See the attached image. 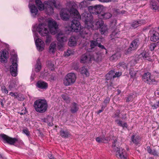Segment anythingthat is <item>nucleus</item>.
Masks as SVG:
<instances>
[{
	"mask_svg": "<svg viewBox=\"0 0 159 159\" xmlns=\"http://www.w3.org/2000/svg\"><path fill=\"white\" fill-rule=\"evenodd\" d=\"M142 78L144 82L149 84L155 81L153 76H152L151 74L148 72L144 74Z\"/></svg>",
	"mask_w": 159,
	"mask_h": 159,
	"instance_id": "ddd939ff",
	"label": "nucleus"
},
{
	"mask_svg": "<svg viewBox=\"0 0 159 159\" xmlns=\"http://www.w3.org/2000/svg\"><path fill=\"white\" fill-rule=\"evenodd\" d=\"M77 41L76 38L74 36H72L69 39L68 45L70 47L75 46L76 44Z\"/></svg>",
	"mask_w": 159,
	"mask_h": 159,
	"instance_id": "393cba45",
	"label": "nucleus"
},
{
	"mask_svg": "<svg viewBox=\"0 0 159 159\" xmlns=\"http://www.w3.org/2000/svg\"><path fill=\"white\" fill-rule=\"evenodd\" d=\"M16 82L15 81L11 82L9 86V87L10 89L15 88L16 86Z\"/></svg>",
	"mask_w": 159,
	"mask_h": 159,
	"instance_id": "a18cd8bd",
	"label": "nucleus"
},
{
	"mask_svg": "<svg viewBox=\"0 0 159 159\" xmlns=\"http://www.w3.org/2000/svg\"><path fill=\"white\" fill-rule=\"evenodd\" d=\"M36 85L37 87L42 89H46L47 88L48 86L46 83L41 81H38Z\"/></svg>",
	"mask_w": 159,
	"mask_h": 159,
	"instance_id": "4be33fe9",
	"label": "nucleus"
},
{
	"mask_svg": "<svg viewBox=\"0 0 159 159\" xmlns=\"http://www.w3.org/2000/svg\"><path fill=\"white\" fill-rule=\"evenodd\" d=\"M104 108V107H102V109L99 110L98 111V114H99L101 112H102L103 111Z\"/></svg>",
	"mask_w": 159,
	"mask_h": 159,
	"instance_id": "69168bd1",
	"label": "nucleus"
},
{
	"mask_svg": "<svg viewBox=\"0 0 159 159\" xmlns=\"http://www.w3.org/2000/svg\"><path fill=\"white\" fill-rule=\"evenodd\" d=\"M34 107L36 111L40 113H43L47 110L48 104L45 100L39 99L34 102Z\"/></svg>",
	"mask_w": 159,
	"mask_h": 159,
	"instance_id": "20e7f679",
	"label": "nucleus"
},
{
	"mask_svg": "<svg viewBox=\"0 0 159 159\" xmlns=\"http://www.w3.org/2000/svg\"><path fill=\"white\" fill-rule=\"evenodd\" d=\"M41 68V64L40 61L39 59H38L37 64L35 66V71L36 72H38L40 71Z\"/></svg>",
	"mask_w": 159,
	"mask_h": 159,
	"instance_id": "4c0bfd02",
	"label": "nucleus"
},
{
	"mask_svg": "<svg viewBox=\"0 0 159 159\" xmlns=\"http://www.w3.org/2000/svg\"><path fill=\"white\" fill-rule=\"evenodd\" d=\"M157 45L156 43H151L150 45V49L151 51H153L154 50L155 48L156 47Z\"/></svg>",
	"mask_w": 159,
	"mask_h": 159,
	"instance_id": "09e8293b",
	"label": "nucleus"
},
{
	"mask_svg": "<svg viewBox=\"0 0 159 159\" xmlns=\"http://www.w3.org/2000/svg\"><path fill=\"white\" fill-rule=\"evenodd\" d=\"M118 68L119 69H121V68H123L125 69L127 67V65L124 62H121L120 63L117 65Z\"/></svg>",
	"mask_w": 159,
	"mask_h": 159,
	"instance_id": "79ce46f5",
	"label": "nucleus"
},
{
	"mask_svg": "<svg viewBox=\"0 0 159 159\" xmlns=\"http://www.w3.org/2000/svg\"><path fill=\"white\" fill-rule=\"evenodd\" d=\"M120 55L119 53H117L113 55L110 57V59L112 61H116L120 58Z\"/></svg>",
	"mask_w": 159,
	"mask_h": 159,
	"instance_id": "c9c22d12",
	"label": "nucleus"
},
{
	"mask_svg": "<svg viewBox=\"0 0 159 159\" xmlns=\"http://www.w3.org/2000/svg\"><path fill=\"white\" fill-rule=\"evenodd\" d=\"M159 107V101L156 102V103L152 105V108L153 109H156Z\"/></svg>",
	"mask_w": 159,
	"mask_h": 159,
	"instance_id": "3c124183",
	"label": "nucleus"
},
{
	"mask_svg": "<svg viewBox=\"0 0 159 159\" xmlns=\"http://www.w3.org/2000/svg\"><path fill=\"white\" fill-rule=\"evenodd\" d=\"M26 112V109L24 107L23 110L19 112L20 115H24L25 114Z\"/></svg>",
	"mask_w": 159,
	"mask_h": 159,
	"instance_id": "6e6d98bb",
	"label": "nucleus"
},
{
	"mask_svg": "<svg viewBox=\"0 0 159 159\" xmlns=\"http://www.w3.org/2000/svg\"><path fill=\"white\" fill-rule=\"evenodd\" d=\"M48 66L51 70H53L54 69V63L51 61L48 62Z\"/></svg>",
	"mask_w": 159,
	"mask_h": 159,
	"instance_id": "37998d69",
	"label": "nucleus"
},
{
	"mask_svg": "<svg viewBox=\"0 0 159 159\" xmlns=\"http://www.w3.org/2000/svg\"><path fill=\"white\" fill-rule=\"evenodd\" d=\"M61 97L67 103H69L70 101V98L67 96L66 94H63L61 95Z\"/></svg>",
	"mask_w": 159,
	"mask_h": 159,
	"instance_id": "58836bf2",
	"label": "nucleus"
},
{
	"mask_svg": "<svg viewBox=\"0 0 159 159\" xmlns=\"http://www.w3.org/2000/svg\"><path fill=\"white\" fill-rule=\"evenodd\" d=\"M146 23L145 20L142 19L138 21H135L132 24L131 26L134 28H136Z\"/></svg>",
	"mask_w": 159,
	"mask_h": 159,
	"instance_id": "aec40b11",
	"label": "nucleus"
},
{
	"mask_svg": "<svg viewBox=\"0 0 159 159\" xmlns=\"http://www.w3.org/2000/svg\"><path fill=\"white\" fill-rule=\"evenodd\" d=\"M48 23L49 31L47 27L46 23H44L34 25L32 31H37L42 36H46V43H49L51 39V36L49 35L50 32L52 34H55L57 31L58 26L56 22L52 19H49Z\"/></svg>",
	"mask_w": 159,
	"mask_h": 159,
	"instance_id": "f257e3e1",
	"label": "nucleus"
},
{
	"mask_svg": "<svg viewBox=\"0 0 159 159\" xmlns=\"http://www.w3.org/2000/svg\"><path fill=\"white\" fill-rule=\"evenodd\" d=\"M87 6V3L86 1H83L81 2L79 5V7L80 8L83 7H86Z\"/></svg>",
	"mask_w": 159,
	"mask_h": 159,
	"instance_id": "c03bdc74",
	"label": "nucleus"
},
{
	"mask_svg": "<svg viewBox=\"0 0 159 159\" xmlns=\"http://www.w3.org/2000/svg\"><path fill=\"white\" fill-rule=\"evenodd\" d=\"M35 44L37 50L39 51H42L44 49V43L40 39H37L35 41Z\"/></svg>",
	"mask_w": 159,
	"mask_h": 159,
	"instance_id": "f3484780",
	"label": "nucleus"
},
{
	"mask_svg": "<svg viewBox=\"0 0 159 159\" xmlns=\"http://www.w3.org/2000/svg\"><path fill=\"white\" fill-rule=\"evenodd\" d=\"M73 54L72 51L70 50H67V52H65V56H69Z\"/></svg>",
	"mask_w": 159,
	"mask_h": 159,
	"instance_id": "603ef678",
	"label": "nucleus"
},
{
	"mask_svg": "<svg viewBox=\"0 0 159 159\" xmlns=\"http://www.w3.org/2000/svg\"><path fill=\"white\" fill-rule=\"evenodd\" d=\"M23 132L27 136L29 135V132L27 129H24L23 130Z\"/></svg>",
	"mask_w": 159,
	"mask_h": 159,
	"instance_id": "13d9d810",
	"label": "nucleus"
},
{
	"mask_svg": "<svg viewBox=\"0 0 159 159\" xmlns=\"http://www.w3.org/2000/svg\"><path fill=\"white\" fill-rule=\"evenodd\" d=\"M48 125L50 126H52V122H48Z\"/></svg>",
	"mask_w": 159,
	"mask_h": 159,
	"instance_id": "774afa93",
	"label": "nucleus"
},
{
	"mask_svg": "<svg viewBox=\"0 0 159 159\" xmlns=\"http://www.w3.org/2000/svg\"><path fill=\"white\" fill-rule=\"evenodd\" d=\"M114 74V78L118 77L121 75L122 73L121 72H117Z\"/></svg>",
	"mask_w": 159,
	"mask_h": 159,
	"instance_id": "864d4df0",
	"label": "nucleus"
},
{
	"mask_svg": "<svg viewBox=\"0 0 159 159\" xmlns=\"http://www.w3.org/2000/svg\"><path fill=\"white\" fill-rule=\"evenodd\" d=\"M38 37L39 35L38 33H35L34 34V38L35 41L37 39H39V38H38Z\"/></svg>",
	"mask_w": 159,
	"mask_h": 159,
	"instance_id": "680f3d73",
	"label": "nucleus"
},
{
	"mask_svg": "<svg viewBox=\"0 0 159 159\" xmlns=\"http://www.w3.org/2000/svg\"><path fill=\"white\" fill-rule=\"evenodd\" d=\"M103 8V6L100 5H95L94 7L90 6L89 7V8L90 10V13H88H88H91L95 15H98L101 12Z\"/></svg>",
	"mask_w": 159,
	"mask_h": 159,
	"instance_id": "f8f14e48",
	"label": "nucleus"
},
{
	"mask_svg": "<svg viewBox=\"0 0 159 159\" xmlns=\"http://www.w3.org/2000/svg\"><path fill=\"white\" fill-rule=\"evenodd\" d=\"M70 111L71 112L73 113H75L76 112L78 111L79 109L77 104L75 102H74L72 103L71 105L70 106Z\"/></svg>",
	"mask_w": 159,
	"mask_h": 159,
	"instance_id": "c85d7f7f",
	"label": "nucleus"
},
{
	"mask_svg": "<svg viewBox=\"0 0 159 159\" xmlns=\"http://www.w3.org/2000/svg\"><path fill=\"white\" fill-rule=\"evenodd\" d=\"M129 74L131 75V76L133 78L135 77L136 75V72L135 71L134 72L133 69L131 68L130 70Z\"/></svg>",
	"mask_w": 159,
	"mask_h": 159,
	"instance_id": "de8ad7c7",
	"label": "nucleus"
},
{
	"mask_svg": "<svg viewBox=\"0 0 159 159\" xmlns=\"http://www.w3.org/2000/svg\"><path fill=\"white\" fill-rule=\"evenodd\" d=\"M75 3L73 2L69 1L67 3V6L69 7H71L69 11L66 9H61L60 12V16L61 18L63 20L66 21L68 20L70 18V16L68 14V12L70 13V11L71 8L75 9L77 5H75Z\"/></svg>",
	"mask_w": 159,
	"mask_h": 159,
	"instance_id": "423d86ee",
	"label": "nucleus"
},
{
	"mask_svg": "<svg viewBox=\"0 0 159 159\" xmlns=\"http://www.w3.org/2000/svg\"><path fill=\"white\" fill-rule=\"evenodd\" d=\"M111 14L108 12H104L102 11L99 14L98 17L100 19H107L111 17Z\"/></svg>",
	"mask_w": 159,
	"mask_h": 159,
	"instance_id": "6ab92c4d",
	"label": "nucleus"
},
{
	"mask_svg": "<svg viewBox=\"0 0 159 159\" xmlns=\"http://www.w3.org/2000/svg\"><path fill=\"white\" fill-rule=\"evenodd\" d=\"M29 7L30 9L31 16L34 17H36L38 15V11L37 7L34 5L30 3L29 5Z\"/></svg>",
	"mask_w": 159,
	"mask_h": 159,
	"instance_id": "a211bd4d",
	"label": "nucleus"
},
{
	"mask_svg": "<svg viewBox=\"0 0 159 159\" xmlns=\"http://www.w3.org/2000/svg\"><path fill=\"white\" fill-rule=\"evenodd\" d=\"M60 134L63 138H67L69 135V133L68 131L61 129L60 131Z\"/></svg>",
	"mask_w": 159,
	"mask_h": 159,
	"instance_id": "f704fd0d",
	"label": "nucleus"
},
{
	"mask_svg": "<svg viewBox=\"0 0 159 159\" xmlns=\"http://www.w3.org/2000/svg\"><path fill=\"white\" fill-rule=\"evenodd\" d=\"M49 2H51L50 4L48 3L44 10L47 14L50 15L54 13L52 7L54 6L56 8H59L60 7V5L58 3H57V5L56 0H51L49 1Z\"/></svg>",
	"mask_w": 159,
	"mask_h": 159,
	"instance_id": "9d476101",
	"label": "nucleus"
},
{
	"mask_svg": "<svg viewBox=\"0 0 159 159\" xmlns=\"http://www.w3.org/2000/svg\"><path fill=\"white\" fill-rule=\"evenodd\" d=\"M76 79V76L74 73H69L64 78L63 83L65 86H67L73 84Z\"/></svg>",
	"mask_w": 159,
	"mask_h": 159,
	"instance_id": "6e6552de",
	"label": "nucleus"
},
{
	"mask_svg": "<svg viewBox=\"0 0 159 159\" xmlns=\"http://www.w3.org/2000/svg\"><path fill=\"white\" fill-rule=\"evenodd\" d=\"M70 12V16L74 18L70 25V30L73 32H79L81 29V26L79 21L81 18L80 15L75 9L71 8Z\"/></svg>",
	"mask_w": 159,
	"mask_h": 159,
	"instance_id": "7ed1b4c3",
	"label": "nucleus"
},
{
	"mask_svg": "<svg viewBox=\"0 0 159 159\" xmlns=\"http://www.w3.org/2000/svg\"><path fill=\"white\" fill-rule=\"evenodd\" d=\"M48 157L49 159H55L51 154H49Z\"/></svg>",
	"mask_w": 159,
	"mask_h": 159,
	"instance_id": "338daca9",
	"label": "nucleus"
},
{
	"mask_svg": "<svg viewBox=\"0 0 159 159\" xmlns=\"http://www.w3.org/2000/svg\"><path fill=\"white\" fill-rule=\"evenodd\" d=\"M10 60L12 63L10 67V73L12 76L15 77L17 74V55L16 54L11 55Z\"/></svg>",
	"mask_w": 159,
	"mask_h": 159,
	"instance_id": "0eeeda50",
	"label": "nucleus"
},
{
	"mask_svg": "<svg viewBox=\"0 0 159 159\" xmlns=\"http://www.w3.org/2000/svg\"><path fill=\"white\" fill-rule=\"evenodd\" d=\"M120 110H117L116 111V113H115V115L114 117H118L120 114Z\"/></svg>",
	"mask_w": 159,
	"mask_h": 159,
	"instance_id": "052dcab7",
	"label": "nucleus"
},
{
	"mask_svg": "<svg viewBox=\"0 0 159 159\" xmlns=\"http://www.w3.org/2000/svg\"><path fill=\"white\" fill-rule=\"evenodd\" d=\"M98 61L99 59H96L90 53H87L82 55L81 57L80 62L82 63H89L92 60Z\"/></svg>",
	"mask_w": 159,
	"mask_h": 159,
	"instance_id": "9b49d317",
	"label": "nucleus"
},
{
	"mask_svg": "<svg viewBox=\"0 0 159 159\" xmlns=\"http://www.w3.org/2000/svg\"><path fill=\"white\" fill-rule=\"evenodd\" d=\"M131 140L134 143L138 144L140 141V138L138 135H133L131 137Z\"/></svg>",
	"mask_w": 159,
	"mask_h": 159,
	"instance_id": "cd10ccee",
	"label": "nucleus"
},
{
	"mask_svg": "<svg viewBox=\"0 0 159 159\" xmlns=\"http://www.w3.org/2000/svg\"><path fill=\"white\" fill-rule=\"evenodd\" d=\"M80 73L82 74L84 76L86 77L89 76V73L88 71L87 68H86L85 67H82L80 69Z\"/></svg>",
	"mask_w": 159,
	"mask_h": 159,
	"instance_id": "bb28decb",
	"label": "nucleus"
},
{
	"mask_svg": "<svg viewBox=\"0 0 159 159\" xmlns=\"http://www.w3.org/2000/svg\"><path fill=\"white\" fill-rule=\"evenodd\" d=\"M148 152L150 154L154 156H158V153L155 149L152 150L149 146L147 148Z\"/></svg>",
	"mask_w": 159,
	"mask_h": 159,
	"instance_id": "2f4dec72",
	"label": "nucleus"
},
{
	"mask_svg": "<svg viewBox=\"0 0 159 159\" xmlns=\"http://www.w3.org/2000/svg\"><path fill=\"white\" fill-rule=\"evenodd\" d=\"M1 136L4 140L11 145H13L18 142V139H17L10 137L4 134H1Z\"/></svg>",
	"mask_w": 159,
	"mask_h": 159,
	"instance_id": "4468645a",
	"label": "nucleus"
},
{
	"mask_svg": "<svg viewBox=\"0 0 159 159\" xmlns=\"http://www.w3.org/2000/svg\"><path fill=\"white\" fill-rule=\"evenodd\" d=\"M110 99L109 98H107L104 101V103L106 104L108 103L110 101Z\"/></svg>",
	"mask_w": 159,
	"mask_h": 159,
	"instance_id": "bf43d9fd",
	"label": "nucleus"
},
{
	"mask_svg": "<svg viewBox=\"0 0 159 159\" xmlns=\"http://www.w3.org/2000/svg\"><path fill=\"white\" fill-rule=\"evenodd\" d=\"M99 31L102 34L106 35L108 34V29L107 26L104 24L99 29Z\"/></svg>",
	"mask_w": 159,
	"mask_h": 159,
	"instance_id": "a878e982",
	"label": "nucleus"
},
{
	"mask_svg": "<svg viewBox=\"0 0 159 159\" xmlns=\"http://www.w3.org/2000/svg\"><path fill=\"white\" fill-rule=\"evenodd\" d=\"M159 39V34L158 32L153 31L150 40L153 42H156Z\"/></svg>",
	"mask_w": 159,
	"mask_h": 159,
	"instance_id": "5701e85b",
	"label": "nucleus"
},
{
	"mask_svg": "<svg viewBox=\"0 0 159 159\" xmlns=\"http://www.w3.org/2000/svg\"><path fill=\"white\" fill-rule=\"evenodd\" d=\"M98 46L100 48H101L102 49H106L104 46L102 45H101L100 43H98Z\"/></svg>",
	"mask_w": 159,
	"mask_h": 159,
	"instance_id": "e2e57ef3",
	"label": "nucleus"
},
{
	"mask_svg": "<svg viewBox=\"0 0 159 159\" xmlns=\"http://www.w3.org/2000/svg\"><path fill=\"white\" fill-rule=\"evenodd\" d=\"M16 98L18 100L22 101L24 99V98L22 94L17 93Z\"/></svg>",
	"mask_w": 159,
	"mask_h": 159,
	"instance_id": "49530a36",
	"label": "nucleus"
},
{
	"mask_svg": "<svg viewBox=\"0 0 159 159\" xmlns=\"http://www.w3.org/2000/svg\"><path fill=\"white\" fill-rule=\"evenodd\" d=\"M57 38L58 42L57 45L59 49H61L64 46V42L67 41L68 37L67 35L64 34L62 32H60L57 35Z\"/></svg>",
	"mask_w": 159,
	"mask_h": 159,
	"instance_id": "1a4fd4ad",
	"label": "nucleus"
},
{
	"mask_svg": "<svg viewBox=\"0 0 159 159\" xmlns=\"http://www.w3.org/2000/svg\"><path fill=\"white\" fill-rule=\"evenodd\" d=\"M117 124L119 126H121L123 127V128H127V125L126 123L123 122L119 120H116Z\"/></svg>",
	"mask_w": 159,
	"mask_h": 159,
	"instance_id": "72a5a7b5",
	"label": "nucleus"
},
{
	"mask_svg": "<svg viewBox=\"0 0 159 159\" xmlns=\"http://www.w3.org/2000/svg\"><path fill=\"white\" fill-rule=\"evenodd\" d=\"M115 139L114 140L113 142L112 146L113 147V149L115 152L116 156L119 159H126L127 157V154L126 151L121 148H119L118 147H116V146L117 143L116 138L113 137V139Z\"/></svg>",
	"mask_w": 159,
	"mask_h": 159,
	"instance_id": "39448f33",
	"label": "nucleus"
},
{
	"mask_svg": "<svg viewBox=\"0 0 159 159\" xmlns=\"http://www.w3.org/2000/svg\"><path fill=\"white\" fill-rule=\"evenodd\" d=\"M114 74L115 71L114 70H111L109 71L106 75V80H111L114 78Z\"/></svg>",
	"mask_w": 159,
	"mask_h": 159,
	"instance_id": "c756f323",
	"label": "nucleus"
},
{
	"mask_svg": "<svg viewBox=\"0 0 159 159\" xmlns=\"http://www.w3.org/2000/svg\"><path fill=\"white\" fill-rule=\"evenodd\" d=\"M139 58H141L148 60L149 61H151V59L150 58V56L149 55L148 53L146 52V51H143L142 53L139 54Z\"/></svg>",
	"mask_w": 159,
	"mask_h": 159,
	"instance_id": "412c9836",
	"label": "nucleus"
},
{
	"mask_svg": "<svg viewBox=\"0 0 159 159\" xmlns=\"http://www.w3.org/2000/svg\"><path fill=\"white\" fill-rule=\"evenodd\" d=\"M98 38L97 39L96 41H91L90 47L92 48H93L96 46H98V43L97 42L98 41Z\"/></svg>",
	"mask_w": 159,
	"mask_h": 159,
	"instance_id": "a19ab883",
	"label": "nucleus"
},
{
	"mask_svg": "<svg viewBox=\"0 0 159 159\" xmlns=\"http://www.w3.org/2000/svg\"><path fill=\"white\" fill-rule=\"evenodd\" d=\"M51 2H49V1H45L43 3L40 0H35L36 4L38 7L40 11L44 10L46 6L48 4V3L50 4Z\"/></svg>",
	"mask_w": 159,
	"mask_h": 159,
	"instance_id": "2eb2a0df",
	"label": "nucleus"
},
{
	"mask_svg": "<svg viewBox=\"0 0 159 159\" xmlns=\"http://www.w3.org/2000/svg\"><path fill=\"white\" fill-rule=\"evenodd\" d=\"M45 20V19L43 17L40 18L39 19V21L40 22H44Z\"/></svg>",
	"mask_w": 159,
	"mask_h": 159,
	"instance_id": "0e129e2a",
	"label": "nucleus"
},
{
	"mask_svg": "<svg viewBox=\"0 0 159 159\" xmlns=\"http://www.w3.org/2000/svg\"><path fill=\"white\" fill-rule=\"evenodd\" d=\"M96 141L98 143H106L108 141V139H106L105 137H98L96 139Z\"/></svg>",
	"mask_w": 159,
	"mask_h": 159,
	"instance_id": "473e14b6",
	"label": "nucleus"
},
{
	"mask_svg": "<svg viewBox=\"0 0 159 159\" xmlns=\"http://www.w3.org/2000/svg\"><path fill=\"white\" fill-rule=\"evenodd\" d=\"M17 94V93L11 92L10 93V95H11V96L14 97L15 98H16Z\"/></svg>",
	"mask_w": 159,
	"mask_h": 159,
	"instance_id": "4d7b16f0",
	"label": "nucleus"
},
{
	"mask_svg": "<svg viewBox=\"0 0 159 159\" xmlns=\"http://www.w3.org/2000/svg\"><path fill=\"white\" fill-rule=\"evenodd\" d=\"M119 35V34L118 31L117 30H115L112 32L111 35V39L113 40L116 38H118Z\"/></svg>",
	"mask_w": 159,
	"mask_h": 159,
	"instance_id": "e433bc0d",
	"label": "nucleus"
},
{
	"mask_svg": "<svg viewBox=\"0 0 159 159\" xmlns=\"http://www.w3.org/2000/svg\"><path fill=\"white\" fill-rule=\"evenodd\" d=\"M83 20L84 21L85 24V28L84 29V32H82L80 33L82 37L84 38L85 36L84 34H89L88 30H93L100 28L104 25V21L102 20H98L95 22H93V17L90 13H88L84 12L81 15Z\"/></svg>",
	"mask_w": 159,
	"mask_h": 159,
	"instance_id": "f03ea898",
	"label": "nucleus"
},
{
	"mask_svg": "<svg viewBox=\"0 0 159 159\" xmlns=\"http://www.w3.org/2000/svg\"><path fill=\"white\" fill-rule=\"evenodd\" d=\"M134 49H132V48L131 47V46H130L129 48L127 49V51H126L125 52V54H127L129 52H130L132 50H134Z\"/></svg>",
	"mask_w": 159,
	"mask_h": 159,
	"instance_id": "5fc2aeb1",
	"label": "nucleus"
},
{
	"mask_svg": "<svg viewBox=\"0 0 159 159\" xmlns=\"http://www.w3.org/2000/svg\"><path fill=\"white\" fill-rule=\"evenodd\" d=\"M56 44L55 43L52 42L50 44L49 47V52L51 53H54L56 51Z\"/></svg>",
	"mask_w": 159,
	"mask_h": 159,
	"instance_id": "7c9ffc66",
	"label": "nucleus"
},
{
	"mask_svg": "<svg viewBox=\"0 0 159 159\" xmlns=\"http://www.w3.org/2000/svg\"><path fill=\"white\" fill-rule=\"evenodd\" d=\"M8 52L6 50H3L0 52V61L4 62L7 61L9 57Z\"/></svg>",
	"mask_w": 159,
	"mask_h": 159,
	"instance_id": "dca6fc26",
	"label": "nucleus"
},
{
	"mask_svg": "<svg viewBox=\"0 0 159 159\" xmlns=\"http://www.w3.org/2000/svg\"><path fill=\"white\" fill-rule=\"evenodd\" d=\"M139 44V40L138 39H136L131 42L130 45L133 49L135 50L138 48Z\"/></svg>",
	"mask_w": 159,
	"mask_h": 159,
	"instance_id": "b1692460",
	"label": "nucleus"
},
{
	"mask_svg": "<svg viewBox=\"0 0 159 159\" xmlns=\"http://www.w3.org/2000/svg\"><path fill=\"white\" fill-rule=\"evenodd\" d=\"M1 90L3 93L7 94L8 93V91L5 86H2L1 87Z\"/></svg>",
	"mask_w": 159,
	"mask_h": 159,
	"instance_id": "8fccbe9b",
	"label": "nucleus"
},
{
	"mask_svg": "<svg viewBox=\"0 0 159 159\" xmlns=\"http://www.w3.org/2000/svg\"><path fill=\"white\" fill-rule=\"evenodd\" d=\"M151 7L153 10H158V7L157 6L155 2H152L151 3Z\"/></svg>",
	"mask_w": 159,
	"mask_h": 159,
	"instance_id": "ea45409f",
	"label": "nucleus"
}]
</instances>
